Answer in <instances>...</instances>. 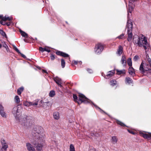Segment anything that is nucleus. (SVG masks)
Wrapping results in <instances>:
<instances>
[{
	"label": "nucleus",
	"mask_w": 151,
	"mask_h": 151,
	"mask_svg": "<svg viewBox=\"0 0 151 151\" xmlns=\"http://www.w3.org/2000/svg\"><path fill=\"white\" fill-rule=\"evenodd\" d=\"M12 112L21 124L27 126L31 124L32 120L29 117L22 115H20L19 116H17L18 115L17 114L19 112L17 107L15 106L13 108Z\"/></svg>",
	"instance_id": "obj_1"
},
{
	"label": "nucleus",
	"mask_w": 151,
	"mask_h": 151,
	"mask_svg": "<svg viewBox=\"0 0 151 151\" xmlns=\"http://www.w3.org/2000/svg\"><path fill=\"white\" fill-rule=\"evenodd\" d=\"M133 42L135 44L140 47H142L144 45H147V40L142 35L140 37L137 35L134 36L133 38Z\"/></svg>",
	"instance_id": "obj_2"
},
{
	"label": "nucleus",
	"mask_w": 151,
	"mask_h": 151,
	"mask_svg": "<svg viewBox=\"0 0 151 151\" xmlns=\"http://www.w3.org/2000/svg\"><path fill=\"white\" fill-rule=\"evenodd\" d=\"M43 138L42 137L35 138L31 140V143L34 145V147L36 149L37 151H42V146L41 143L43 142Z\"/></svg>",
	"instance_id": "obj_3"
},
{
	"label": "nucleus",
	"mask_w": 151,
	"mask_h": 151,
	"mask_svg": "<svg viewBox=\"0 0 151 151\" xmlns=\"http://www.w3.org/2000/svg\"><path fill=\"white\" fill-rule=\"evenodd\" d=\"M73 98L74 101L78 104H80L79 101L81 102V103L84 102L85 103L90 102L89 100L83 94L81 93L79 94V99H78V97L77 96L76 94H73Z\"/></svg>",
	"instance_id": "obj_4"
},
{
	"label": "nucleus",
	"mask_w": 151,
	"mask_h": 151,
	"mask_svg": "<svg viewBox=\"0 0 151 151\" xmlns=\"http://www.w3.org/2000/svg\"><path fill=\"white\" fill-rule=\"evenodd\" d=\"M43 131V129L42 127H36L34 128L33 131L32 132V135L34 137L37 136V138H39L41 137L40 136L38 137L39 134L42 132ZM42 137L43 138V137L42 136Z\"/></svg>",
	"instance_id": "obj_5"
},
{
	"label": "nucleus",
	"mask_w": 151,
	"mask_h": 151,
	"mask_svg": "<svg viewBox=\"0 0 151 151\" xmlns=\"http://www.w3.org/2000/svg\"><path fill=\"white\" fill-rule=\"evenodd\" d=\"M129 15V13H128L127 16L128 20L127 22L126 29L127 30V32H130L131 31H132V20L130 19Z\"/></svg>",
	"instance_id": "obj_6"
},
{
	"label": "nucleus",
	"mask_w": 151,
	"mask_h": 151,
	"mask_svg": "<svg viewBox=\"0 0 151 151\" xmlns=\"http://www.w3.org/2000/svg\"><path fill=\"white\" fill-rule=\"evenodd\" d=\"M104 46L101 43H99L96 45L95 48V52L98 54H100L103 50Z\"/></svg>",
	"instance_id": "obj_7"
},
{
	"label": "nucleus",
	"mask_w": 151,
	"mask_h": 151,
	"mask_svg": "<svg viewBox=\"0 0 151 151\" xmlns=\"http://www.w3.org/2000/svg\"><path fill=\"white\" fill-rule=\"evenodd\" d=\"M1 142L2 144V147L0 149V151H6V149L8 147L7 144L4 139H2Z\"/></svg>",
	"instance_id": "obj_8"
},
{
	"label": "nucleus",
	"mask_w": 151,
	"mask_h": 151,
	"mask_svg": "<svg viewBox=\"0 0 151 151\" xmlns=\"http://www.w3.org/2000/svg\"><path fill=\"white\" fill-rule=\"evenodd\" d=\"M142 135L145 138L147 139H151V133L148 132V134L142 133Z\"/></svg>",
	"instance_id": "obj_9"
},
{
	"label": "nucleus",
	"mask_w": 151,
	"mask_h": 151,
	"mask_svg": "<svg viewBox=\"0 0 151 151\" xmlns=\"http://www.w3.org/2000/svg\"><path fill=\"white\" fill-rule=\"evenodd\" d=\"M26 146L28 150L29 151H35L34 147L29 143L26 144Z\"/></svg>",
	"instance_id": "obj_10"
},
{
	"label": "nucleus",
	"mask_w": 151,
	"mask_h": 151,
	"mask_svg": "<svg viewBox=\"0 0 151 151\" xmlns=\"http://www.w3.org/2000/svg\"><path fill=\"white\" fill-rule=\"evenodd\" d=\"M144 63L142 62L140 66L139 70L140 71L141 73H144L145 71L147 70L145 69L144 68Z\"/></svg>",
	"instance_id": "obj_11"
},
{
	"label": "nucleus",
	"mask_w": 151,
	"mask_h": 151,
	"mask_svg": "<svg viewBox=\"0 0 151 151\" xmlns=\"http://www.w3.org/2000/svg\"><path fill=\"white\" fill-rule=\"evenodd\" d=\"M54 81L60 86L61 87V79L58 77H56L54 78Z\"/></svg>",
	"instance_id": "obj_12"
},
{
	"label": "nucleus",
	"mask_w": 151,
	"mask_h": 151,
	"mask_svg": "<svg viewBox=\"0 0 151 151\" xmlns=\"http://www.w3.org/2000/svg\"><path fill=\"white\" fill-rule=\"evenodd\" d=\"M54 118L56 120H58L60 117V114L58 112H55L53 114Z\"/></svg>",
	"instance_id": "obj_13"
},
{
	"label": "nucleus",
	"mask_w": 151,
	"mask_h": 151,
	"mask_svg": "<svg viewBox=\"0 0 151 151\" xmlns=\"http://www.w3.org/2000/svg\"><path fill=\"white\" fill-rule=\"evenodd\" d=\"M56 53L58 55H61L65 57H67L69 56V55L68 54L60 51L57 52Z\"/></svg>",
	"instance_id": "obj_14"
},
{
	"label": "nucleus",
	"mask_w": 151,
	"mask_h": 151,
	"mask_svg": "<svg viewBox=\"0 0 151 151\" xmlns=\"http://www.w3.org/2000/svg\"><path fill=\"white\" fill-rule=\"evenodd\" d=\"M126 58L125 56H122L121 60V62L122 65L124 66H125L126 65Z\"/></svg>",
	"instance_id": "obj_15"
},
{
	"label": "nucleus",
	"mask_w": 151,
	"mask_h": 151,
	"mask_svg": "<svg viewBox=\"0 0 151 151\" xmlns=\"http://www.w3.org/2000/svg\"><path fill=\"white\" fill-rule=\"evenodd\" d=\"M114 71H109L108 72L107 75L105 76V78H107L109 77H111V76L113 75L114 74Z\"/></svg>",
	"instance_id": "obj_16"
},
{
	"label": "nucleus",
	"mask_w": 151,
	"mask_h": 151,
	"mask_svg": "<svg viewBox=\"0 0 151 151\" xmlns=\"http://www.w3.org/2000/svg\"><path fill=\"white\" fill-rule=\"evenodd\" d=\"M122 51L123 48L122 46H119L118 49L117 50L116 53L119 55H120L122 53Z\"/></svg>",
	"instance_id": "obj_17"
},
{
	"label": "nucleus",
	"mask_w": 151,
	"mask_h": 151,
	"mask_svg": "<svg viewBox=\"0 0 151 151\" xmlns=\"http://www.w3.org/2000/svg\"><path fill=\"white\" fill-rule=\"evenodd\" d=\"M132 31H131L130 32H127L128 35V37L127 38V40L129 41H131L132 35Z\"/></svg>",
	"instance_id": "obj_18"
},
{
	"label": "nucleus",
	"mask_w": 151,
	"mask_h": 151,
	"mask_svg": "<svg viewBox=\"0 0 151 151\" xmlns=\"http://www.w3.org/2000/svg\"><path fill=\"white\" fill-rule=\"evenodd\" d=\"M118 141V139L116 136H113L111 138L112 142L114 144L117 143Z\"/></svg>",
	"instance_id": "obj_19"
},
{
	"label": "nucleus",
	"mask_w": 151,
	"mask_h": 151,
	"mask_svg": "<svg viewBox=\"0 0 151 151\" xmlns=\"http://www.w3.org/2000/svg\"><path fill=\"white\" fill-rule=\"evenodd\" d=\"M133 8L132 5V3L129 1L128 12L131 13L133 10Z\"/></svg>",
	"instance_id": "obj_20"
},
{
	"label": "nucleus",
	"mask_w": 151,
	"mask_h": 151,
	"mask_svg": "<svg viewBox=\"0 0 151 151\" xmlns=\"http://www.w3.org/2000/svg\"><path fill=\"white\" fill-rule=\"evenodd\" d=\"M129 74L132 75L133 73H134V69L132 67H130L129 68Z\"/></svg>",
	"instance_id": "obj_21"
},
{
	"label": "nucleus",
	"mask_w": 151,
	"mask_h": 151,
	"mask_svg": "<svg viewBox=\"0 0 151 151\" xmlns=\"http://www.w3.org/2000/svg\"><path fill=\"white\" fill-rule=\"evenodd\" d=\"M12 19V18L11 17H7L6 16H5L2 18V20L3 21H6L8 20L9 21H10Z\"/></svg>",
	"instance_id": "obj_22"
},
{
	"label": "nucleus",
	"mask_w": 151,
	"mask_h": 151,
	"mask_svg": "<svg viewBox=\"0 0 151 151\" xmlns=\"http://www.w3.org/2000/svg\"><path fill=\"white\" fill-rule=\"evenodd\" d=\"M24 90L23 87H21L19 88L17 90V93L19 95H20L21 93Z\"/></svg>",
	"instance_id": "obj_23"
},
{
	"label": "nucleus",
	"mask_w": 151,
	"mask_h": 151,
	"mask_svg": "<svg viewBox=\"0 0 151 151\" xmlns=\"http://www.w3.org/2000/svg\"><path fill=\"white\" fill-rule=\"evenodd\" d=\"M23 104L24 106H31V102H29L28 101H25L24 103Z\"/></svg>",
	"instance_id": "obj_24"
},
{
	"label": "nucleus",
	"mask_w": 151,
	"mask_h": 151,
	"mask_svg": "<svg viewBox=\"0 0 151 151\" xmlns=\"http://www.w3.org/2000/svg\"><path fill=\"white\" fill-rule=\"evenodd\" d=\"M0 114L2 117L6 118V114L5 112L4 111V110L0 111Z\"/></svg>",
	"instance_id": "obj_25"
},
{
	"label": "nucleus",
	"mask_w": 151,
	"mask_h": 151,
	"mask_svg": "<svg viewBox=\"0 0 151 151\" xmlns=\"http://www.w3.org/2000/svg\"><path fill=\"white\" fill-rule=\"evenodd\" d=\"M117 73L118 74H125V70H117Z\"/></svg>",
	"instance_id": "obj_26"
},
{
	"label": "nucleus",
	"mask_w": 151,
	"mask_h": 151,
	"mask_svg": "<svg viewBox=\"0 0 151 151\" xmlns=\"http://www.w3.org/2000/svg\"><path fill=\"white\" fill-rule=\"evenodd\" d=\"M127 63L128 65L130 66H132V61L131 59L130 58H128L127 60Z\"/></svg>",
	"instance_id": "obj_27"
},
{
	"label": "nucleus",
	"mask_w": 151,
	"mask_h": 151,
	"mask_svg": "<svg viewBox=\"0 0 151 151\" xmlns=\"http://www.w3.org/2000/svg\"><path fill=\"white\" fill-rule=\"evenodd\" d=\"M14 99L15 102L17 104H18L19 103L20 101L19 98V96H15L14 98Z\"/></svg>",
	"instance_id": "obj_28"
},
{
	"label": "nucleus",
	"mask_w": 151,
	"mask_h": 151,
	"mask_svg": "<svg viewBox=\"0 0 151 151\" xmlns=\"http://www.w3.org/2000/svg\"><path fill=\"white\" fill-rule=\"evenodd\" d=\"M125 81L129 83H132V80L128 77H127L125 78Z\"/></svg>",
	"instance_id": "obj_29"
},
{
	"label": "nucleus",
	"mask_w": 151,
	"mask_h": 151,
	"mask_svg": "<svg viewBox=\"0 0 151 151\" xmlns=\"http://www.w3.org/2000/svg\"><path fill=\"white\" fill-rule=\"evenodd\" d=\"M55 95V93L54 91H51L49 93V96L50 97H53Z\"/></svg>",
	"instance_id": "obj_30"
},
{
	"label": "nucleus",
	"mask_w": 151,
	"mask_h": 151,
	"mask_svg": "<svg viewBox=\"0 0 151 151\" xmlns=\"http://www.w3.org/2000/svg\"><path fill=\"white\" fill-rule=\"evenodd\" d=\"M20 32L22 35V36H23L24 37H26L27 36V34H26V33H25L24 32L20 30Z\"/></svg>",
	"instance_id": "obj_31"
},
{
	"label": "nucleus",
	"mask_w": 151,
	"mask_h": 151,
	"mask_svg": "<svg viewBox=\"0 0 151 151\" xmlns=\"http://www.w3.org/2000/svg\"><path fill=\"white\" fill-rule=\"evenodd\" d=\"M61 65L63 68L65 67V60L63 59H61Z\"/></svg>",
	"instance_id": "obj_32"
},
{
	"label": "nucleus",
	"mask_w": 151,
	"mask_h": 151,
	"mask_svg": "<svg viewBox=\"0 0 151 151\" xmlns=\"http://www.w3.org/2000/svg\"><path fill=\"white\" fill-rule=\"evenodd\" d=\"M0 33L1 34L3 37H6V35L5 33L2 30H0Z\"/></svg>",
	"instance_id": "obj_33"
},
{
	"label": "nucleus",
	"mask_w": 151,
	"mask_h": 151,
	"mask_svg": "<svg viewBox=\"0 0 151 151\" xmlns=\"http://www.w3.org/2000/svg\"><path fill=\"white\" fill-rule=\"evenodd\" d=\"M44 51H46L48 52H49L50 51V48L48 47H45L44 48Z\"/></svg>",
	"instance_id": "obj_34"
},
{
	"label": "nucleus",
	"mask_w": 151,
	"mask_h": 151,
	"mask_svg": "<svg viewBox=\"0 0 151 151\" xmlns=\"http://www.w3.org/2000/svg\"><path fill=\"white\" fill-rule=\"evenodd\" d=\"M2 44L3 47H4L6 50H7V49H8V47L6 44L5 42H2Z\"/></svg>",
	"instance_id": "obj_35"
},
{
	"label": "nucleus",
	"mask_w": 151,
	"mask_h": 151,
	"mask_svg": "<svg viewBox=\"0 0 151 151\" xmlns=\"http://www.w3.org/2000/svg\"><path fill=\"white\" fill-rule=\"evenodd\" d=\"M70 151H75L74 147L72 144L70 145Z\"/></svg>",
	"instance_id": "obj_36"
},
{
	"label": "nucleus",
	"mask_w": 151,
	"mask_h": 151,
	"mask_svg": "<svg viewBox=\"0 0 151 151\" xmlns=\"http://www.w3.org/2000/svg\"><path fill=\"white\" fill-rule=\"evenodd\" d=\"M111 85L114 86L116 84V81L114 80H112L110 81Z\"/></svg>",
	"instance_id": "obj_37"
},
{
	"label": "nucleus",
	"mask_w": 151,
	"mask_h": 151,
	"mask_svg": "<svg viewBox=\"0 0 151 151\" xmlns=\"http://www.w3.org/2000/svg\"><path fill=\"white\" fill-rule=\"evenodd\" d=\"M117 123L118 124L120 125L121 126H125V125L124 124H123V123L122 122H121L119 121H117Z\"/></svg>",
	"instance_id": "obj_38"
},
{
	"label": "nucleus",
	"mask_w": 151,
	"mask_h": 151,
	"mask_svg": "<svg viewBox=\"0 0 151 151\" xmlns=\"http://www.w3.org/2000/svg\"><path fill=\"white\" fill-rule=\"evenodd\" d=\"M147 59V61L148 62L149 64L151 63V59L149 57V56H147V55H146Z\"/></svg>",
	"instance_id": "obj_39"
},
{
	"label": "nucleus",
	"mask_w": 151,
	"mask_h": 151,
	"mask_svg": "<svg viewBox=\"0 0 151 151\" xmlns=\"http://www.w3.org/2000/svg\"><path fill=\"white\" fill-rule=\"evenodd\" d=\"M139 58V57L137 55H135L134 57L133 60L134 61H136Z\"/></svg>",
	"instance_id": "obj_40"
},
{
	"label": "nucleus",
	"mask_w": 151,
	"mask_h": 151,
	"mask_svg": "<svg viewBox=\"0 0 151 151\" xmlns=\"http://www.w3.org/2000/svg\"><path fill=\"white\" fill-rule=\"evenodd\" d=\"M13 48L17 52L20 53V52L19 50L14 45L13 46Z\"/></svg>",
	"instance_id": "obj_41"
},
{
	"label": "nucleus",
	"mask_w": 151,
	"mask_h": 151,
	"mask_svg": "<svg viewBox=\"0 0 151 151\" xmlns=\"http://www.w3.org/2000/svg\"><path fill=\"white\" fill-rule=\"evenodd\" d=\"M4 107L1 104H0V112L4 111Z\"/></svg>",
	"instance_id": "obj_42"
},
{
	"label": "nucleus",
	"mask_w": 151,
	"mask_h": 151,
	"mask_svg": "<svg viewBox=\"0 0 151 151\" xmlns=\"http://www.w3.org/2000/svg\"><path fill=\"white\" fill-rule=\"evenodd\" d=\"M124 36V35L123 34H122L118 37V38L119 39H122L123 37Z\"/></svg>",
	"instance_id": "obj_43"
},
{
	"label": "nucleus",
	"mask_w": 151,
	"mask_h": 151,
	"mask_svg": "<svg viewBox=\"0 0 151 151\" xmlns=\"http://www.w3.org/2000/svg\"><path fill=\"white\" fill-rule=\"evenodd\" d=\"M39 50L40 51L43 52H44V48H42V47H39Z\"/></svg>",
	"instance_id": "obj_44"
},
{
	"label": "nucleus",
	"mask_w": 151,
	"mask_h": 151,
	"mask_svg": "<svg viewBox=\"0 0 151 151\" xmlns=\"http://www.w3.org/2000/svg\"><path fill=\"white\" fill-rule=\"evenodd\" d=\"M31 105H37L38 104L37 102H31Z\"/></svg>",
	"instance_id": "obj_45"
},
{
	"label": "nucleus",
	"mask_w": 151,
	"mask_h": 151,
	"mask_svg": "<svg viewBox=\"0 0 151 151\" xmlns=\"http://www.w3.org/2000/svg\"><path fill=\"white\" fill-rule=\"evenodd\" d=\"M4 21H3V20H1L0 22V23L2 24V25H5L6 24L5 23V22H4Z\"/></svg>",
	"instance_id": "obj_46"
},
{
	"label": "nucleus",
	"mask_w": 151,
	"mask_h": 151,
	"mask_svg": "<svg viewBox=\"0 0 151 151\" xmlns=\"http://www.w3.org/2000/svg\"><path fill=\"white\" fill-rule=\"evenodd\" d=\"M51 59L52 60H53L55 58L54 55H52L51 56Z\"/></svg>",
	"instance_id": "obj_47"
},
{
	"label": "nucleus",
	"mask_w": 151,
	"mask_h": 151,
	"mask_svg": "<svg viewBox=\"0 0 151 151\" xmlns=\"http://www.w3.org/2000/svg\"><path fill=\"white\" fill-rule=\"evenodd\" d=\"M148 43H147V45H143V46L144 47V48L145 50H146L147 49V46H148Z\"/></svg>",
	"instance_id": "obj_48"
},
{
	"label": "nucleus",
	"mask_w": 151,
	"mask_h": 151,
	"mask_svg": "<svg viewBox=\"0 0 151 151\" xmlns=\"http://www.w3.org/2000/svg\"><path fill=\"white\" fill-rule=\"evenodd\" d=\"M87 71L90 73H92V70L90 69H88L87 70Z\"/></svg>",
	"instance_id": "obj_49"
},
{
	"label": "nucleus",
	"mask_w": 151,
	"mask_h": 151,
	"mask_svg": "<svg viewBox=\"0 0 151 151\" xmlns=\"http://www.w3.org/2000/svg\"><path fill=\"white\" fill-rule=\"evenodd\" d=\"M21 55L23 57V58H26V57L25 56V55H24L21 53H20Z\"/></svg>",
	"instance_id": "obj_50"
},
{
	"label": "nucleus",
	"mask_w": 151,
	"mask_h": 151,
	"mask_svg": "<svg viewBox=\"0 0 151 151\" xmlns=\"http://www.w3.org/2000/svg\"><path fill=\"white\" fill-rule=\"evenodd\" d=\"M4 17L2 15H0V19H1L2 20V18Z\"/></svg>",
	"instance_id": "obj_51"
},
{
	"label": "nucleus",
	"mask_w": 151,
	"mask_h": 151,
	"mask_svg": "<svg viewBox=\"0 0 151 151\" xmlns=\"http://www.w3.org/2000/svg\"><path fill=\"white\" fill-rule=\"evenodd\" d=\"M42 71L43 72L45 73H47V71L44 70H42Z\"/></svg>",
	"instance_id": "obj_52"
},
{
	"label": "nucleus",
	"mask_w": 151,
	"mask_h": 151,
	"mask_svg": "<svg viewBox=\"0 0 151 151\" xmlns=\"http://www.w3.org/2000/svg\"><path fill=\"white\" fill-rule=\"evenodd\" d=\"M74 63L75 64H77V63H78L76 61H74Z\"/></svg>",
	"instance_id": "obj_53"
},
{
	"label": "nucleus",
	"mask_w": 151,
	"mask_h": 151,
	"mask_svg": "<svg viewBox=\"0 0 151 151\" xmlns=\"http://www.w3.org/2000/svg\"><path fill=\"white\" fill-rule=\"evenodd\" d=\"M10 22L7 23H6V24L7 26H9L10 25Z\"/></svg>",
	"instance_id": "obj_54"
},
{
	"label": "nucleus",
	"mask_w": 151,
	"mask_h": 151,
	"mask_svg": "<svg viewBox=\"0 0 151 151\" xmlns=\"http://www.w3.org/2000/svg\"><path fill=\"white\" fill-rule=\"evenodd\" d=\"M150 66H151V63H150Z\"/></svg>",
	"instance_id": "obj_55"
},
{
	"label": "nucleus",
	"mask_w": 151,
	"mask_h": 151,
	"mask_svg": "<svg viewBox=\"0 0 151 151\" xmlns=\"http://www.w3.org/2000/svg\"><path fill=\"white\" fill-rule=\"evenodd\" d=\"M100 110L101 111H103L102 110H101V109H100Z\"/></svg>",
	"instance_id": "obj_56"
}]
</instances>
